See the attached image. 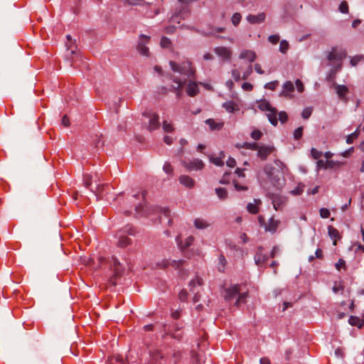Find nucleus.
Here are the masks:
<instances>
[{
	"instance_id": "nucleus-33",
	"label": "nucleus",
	"mask_w": 364,
	"mask_h": 364,
	"mask_svg": "<svg viewBox=\"0 0 364 364\" xmlns=\"http://www.w3.org/2000/svg\"><path fill=\"white\" fill-rule=\"evenodd\" d=\"M215 193L220 200H225L228 198V192L224 188H215Z\"/></svg>"
},
{
	"instance_id": "nucleus-9",
	"label": "nucleus",
	"mask_w": 364,
	"mask_h": 364,
	"mask_svg": "<svg viewBox=\"0 0 364 364\" xmlns=\"http://www.w3.org/2000/svg\"><path fill=\"white\" fill-rule=\"evenodd\" d=\"M214 52L224 60H230L232 55V52L230 48L225 46L215 48Z\"/></svg>"
},
{
	"instance_id": "nucleus-64",
	"label": "nucleus",
	"mask_w": 364,
	"mask_h": 364,
	"mask_svg": "<svg viewBox=\"0 0 364 364\" xmlns=\"http://www.w3.org/2000/svg\"><path fill=\"white\" fill-rule=\"evenodd\" d=\"M336 164L338 165V164H340V163L338 162V161H331V160H327L326 161V169L327 168H332Z\"/></svg>"
},
{
	"instance_id": "nucleus-27",
	"label": "nucleus",
	"mask_w": 364,
	"mask_h": 364,
	"mask_svg": "<svg viewBox=\"0 0 364 364\" xmlns=\"http://www.w3.org/2000/svg\"><path fill=\"white\" fill-rule=\"evenodd\" d=\"M189 14H190V10L188 8L184 7L178 14H176L175 16H172V21H176L178 17H181L183 19H185L186 18H187L189 16Z\"/></svg>"
},
{
	"instance_id": "nucleus-50",
	"label": "nucleus",
	"mask_w": 364,
	"mask_h": 364,
	"mask_svg": "<svg viewBox=\"0 0 364 364\" xmlns=\"http://www.w3.org/2000/svg\"><path fill=\"white\" fill-rule=\"evenodd\" d=\"M163 170L164 172H166L168 174H172L173 171L172 166L168 162H166L164 164V165L163 166Z\"/></svg>"
},
{
	"instance_id": "nucleus-39",
	"label": "nucleus",
	"mask_w": 364,
	"mask_h": 364,
	"mask_svg": "<svg viewBox=\"0 0 364 364\" xmlns=\"http://www.w3.org/2000/svg\"><path fill=\"white\" fill-rule=\"evenodd\" d=\"M156 211L163 215H164L166 218H171V211L168 208H162V207H157L156 208Z\"/></svg>"
},
{
	"instance_id": "nucleus-63",
	"label": "nucleus",
	"mask_w": 364,
	"mask_h": 364,
	"mask_svg": "<svg viewBox=\"0 0 364 364\" xmlns=\"http://www.w3.org/2000/svg\"><path fill=\"white\" fill-rule=\"evenodd\" d=\"M232 76L234 78V80L236 81H238L240 80V73L236 69L232 70Z\"/></svg>"
},
{
	"instance_id": "nucleus-3",
	"label": "nucleus",
	"mask_w": 364,
	"mask_h": 364,
	"mask_svg": "<svg viewBox=\"0 0 364 364\" xmlns=\"http://www.w3.org/2000/svg\"><path fill=\"white\" fill-rule=\"evenodd\" d=\"M269 168H271V167H266L264 171L269 176L272 183L277 188L282 189L285 184L284 176L279 172L276 174L274 171H269Z\"/></svg>"
},
{
	"instance_id": "nucleus-42",
	"label": "nucleus",
	"mask_w": 364,
	"mask_h": 364,
	"mask_svg": "<svg viewBox=\"0 0 364 364\" xmlns=\"http://www.w3.org/2000/svg\"><path fill=\"white\" fill-rule=\"evenodd\" d=\"M289 49V43L287 41L282 40L279 45V51L282 53H286Z\"/></svg>"
},
{
	"instance_id": "nucleus-52",
	"label": "nucleus",
	"mask_w": 364,
	"mask_h": 364,
	"mask_svg": "<svg viewBox=\"0 0 364 364\" xmlns=\"http://www.w3.org/2000/svg\"><path fill=\"white\" fill-rule=\"evenodd\" d=\"M262 136V133L258 129L254 130L251 133L252 138L255 140H259Z\"/></svg>"
},
{
	"instance_id": "nucleus-60",
	"label": "nucleus",
	"mask_w": 364,
	"mask_h": 364,
	"mask_svg": "<svg viewBox=\"0 0 364 364\" xmlns=\"http://www.w3.org/2000/svg\"><path fill=\"white\" fill-rule=\"evenodd\" d=\"M295 85H296V89H297L298 92H302L304 91V87L303 85L302 82L299 79H297L296 80Z\"/></svg>"
},
{
	"instance_id": "nucleus-23",
	"label": "nucleus",
	"mask_w": 364,
	"mask_h": 364,
	"mask_svg": "<svg viewBox=\"0 0 364 364\" xmlns=\"http://www.w3.org/2000/svg\"><path fill=\"white\" fill-rule=\"evenodd\" d=\"M277 110L274 107H272L270 110H269L267 114V117L269 122L273 126L277 125Z\"/></svg>"
},
{
	"instance_id": "nucleus-56",
	"label": "nucleus",
	"mask_w": 364,
	"mask_h": 364,
	"mask_svg": "<svg viewBox=\"0 0 364 364\" xmlns=\"http://www.w3.org/2000/svg\"><path fill=\"white\" fill-rule=\"evenodd\" d=\"M188 293L185 289H182L178 294V299L181 301H185L187 300Z\"/></svg>"
},
{
	"instance_id": "nucleus-53",
	"label": "nucleus",
	"mask_w": 364,
	"mask_h": 364,
	"mask_svg": "<svg viewBox=\"0 0 364 364\" xmlns=\"http://www.w3.org/2000/svg\"><path fill=\"white\" fill-rule=\"evenodd\" d=\"M335 267L337 270H340L341 268H343L346 269V262L343 259H339L338 261L336 263Z\"/></svg>"
},
{
	"instance_id": "nucleus-14",
	"label": "nucleus",
	"mask_w": 364,
	"mask_h": 364,
	"mask_svg": "<svg viewBox=\"0 0 364 364\" xmlns=\"http://www.w3.org/2000/svg\"><path fill=\"white\" fill-rule=\"evenodd\" d=\"M204 164L203 162L200 159H194L192 161H190L186 165V167L188 170H200L203 168Z\"/></svg>"
},
{
	"instance_id": "nucleus-15",
	"label": "nucleus",
	"mask_w": 364,
	"mask_h": 364,
	"mask_svg": "<svg viewBox=\"0 0 364 364\" xmlns=\"http://www.w3.org/2000/svg\"><path fill=\"white\" fill-rule=\"evenodd\" d=\"M265 16L264 13H260L258 15L250 14L247 16V20L250 23H259L264 21Z\"/></svg>"
},
{
	"instance_id": "nucleus-25",
	"label": "nucleus",
	"mask_w": 364,
	"mask_h": 364,
	"mask_svg": "<svg viewBox=\"0 0 364 364\" xmlns=\"http://www.w3.org/2000/svg\"><path fill=\"white\" fill-rule=\"evenodd\" d=\"M179 181L181 184L188 188H192L195 184L194 181L191 177L186 175L181 176L179 177Z\"/></svg>"
},
{
	"instance_id": "nucleus-32",
	"label": "nucleus",
	"mask_w": 364,
	"mask_h": 364,
	"mask_svg": "<svg viewBox=\"0 0 364 364\" xmlns=\"http://www.w3.org/2000/svg\"><path fill=\"white\" fill-rule=\"evenodd\" d=\"M119 232L125 235H134L136 234L135 229L131 225H127L123 228Z\"/></svg>"
},
{
	"instance_id": "nucleus-48",
	"label": "nucleus",
	"mask_w": 364,
	"mask_h": 364,
	"mask_svg": "<svg viewBox=\"0 0 364 364\" xmlns=\"http://www.w3.org/2000/svg\"><path fill=\"white\" fill-rule=\"evenodd\" d=\"M339 11L341 13L347 14L348 12V5L346 1H342L339 6Z\"/></svg>"
},
{
	"instance_id": "nucleus-13",
	"label": "nucleus",
	"mask_w": 364,
	"mask_h": 364,
	"mask_svg": "<svg viewBox=\"0 0 364 364\" xmlns=\"http://www.w3.org/2000/svg\"><path fill=\"white\" fill-rule=\"evenodd\" d=\"M150 364H162L163 356L159 350L150 352Z\"/></svg>"
},
{
	"instance_id": "nucleus-29",
	"label": "nucleus",
	"mask_w": 364,
	"mask_h": 364,
	"mask_svg": "<svg viewBox=\"0 0 364 364\" xmlns=\"http://www.w3.org/2000/svg\"><path fill=\"white\" fill-rule=\"evenodd\" d=\"M255 203H248L247 206V210L252 214H256L258 213V208L257 205L261 204V200L259 199H255Z\"/></svg>"
},
{
	"instance_id": "nucleus-34",
	"label": "nucleus",
	"mask_w": 364,
	"mask_h": 364,
	"mask_svg": "<svg viewBox=\"0 0 364 364\" xmlns=\"http://www.w3.org/2000/svg\"><path fill=\"white\" fill-rule=\"evenodd\" d=\"M360 125L358 126V127L356 129V130L353 133L350 134V135H348L347 136L346 142L348 144L353 143V140L355 139L358 136L359 133H360Z\"/></svg>"
},
{
	"instance_id": "nucleus-1",
	"label": "nucleus",
	"mask_w": 364,
	"mask_h": 364,
	"mask_svg": "<svg viewBox=\"0 0 364 364\" xmlns=\"http://www.w3.org/2000/svg\"><path fill=\"white\" fill-rule=\"evenodd\" d=\"M169 65L173 72L184 75L188 77H192L195 74V70L191 67V63L188 60L184 61L180 65L171 60Z\"/></svg>"
},
{
	"instance_id": "nucleus-21",
	"label": "nucleus",
	"mask_w": 364,
	"mask_h": 364,
	"mask_svg": "<svg viewBox=\"0 0 364 364\" xmlns=\"http://www.w3.org/2000/svg\"><path fill=\"white\" fill-rule=\"evenodd\" d=\"M294 90V86L291 81H287L283 85V90L280 93L281 96H289Z\"/></svg>"
},
{
	"instance_id": "nucleus-43",
	"label": "nucleus",
	"mask_w": 364,
	"mask_h": 364,
	"mask_svg": "<svg viewBox=\"0 0 364 364\" xmlns=\"http://www.w3.org/2000/svg\"><path fill=\"white\" fill-rule=\"evenodd\" d=\"M231 20L234 26H237L241 20V15L239 13H235Z\"/></svg>"
},
{
	"instance_id": "nucleus-44",
	"label": "nucleus",
	"mask_w": 364,
	"mask_h": 364,
	"mask_svg": "<svg viewBox=\"0 0 364 364\" xmlns=\"http://www.w3.org/2000/svg\"><path fill=\"white\" fill-rule=\"evenodd\" d=\"M312 113V108L311 107H306L305 109H303L302 112H301V117L306 119H308L311 114Z\"/></svg>"
},
{
	"instance_id": "nucleus-49",
	"label": "nucleus",
	"mask_w": 364,
	"mask_h": 364,
	"mask_svg": "<svg viewBox=\"0 0 364 364\" xmlns=\"http://www.w3.org/2000/svg\"><path fill=\"white\" fill-rule=\"evenodd\" d=\"M320 216L323 218H328L330 216V211L328 208H322L319 210Z\"/></svg>"
},
{
	"instance_id": "nucleus-58",
	"label": "nucleus",
	"mask_w": 364,
	"mask_h": 364,
	"mask_svg": "<svg viewBox=\"0 0 364 364\" xmlns=\"http://www.w3.org/2000/svg\"><path fill=\"white\" fill-rule=\"evenodd\" d=\"M311 152L312 157L315 159H318L322 156L321 151H319L317 149H314V148L311 149Z\"/></svg>"
},
{
	"instance_id": "nucleus-57",
	"label": "nucleus",
	"mask_w": 364,
	"mask_h": 364,
	"mask_svg": "<svg viewBox=\"0 0 364 364\" xmlns=\"http://www.w3.org/2000/svg\"><path fill=\"white\" fill-rule=\"evenodd\" d=\"M279 119L282 123H285L288 119V115L285 112H280L279 113Z\"/></svg>"
},
{
	"instance_id": "nucleus-35",
	"label": "nucleus",
	"mask_w": 364,
	"mask_h": 364,
	"mask_svg": "<svg viewBox=\"0 0 364 364\" xmlns=\"http://www.w3.org/2000/svg\"><path fill=\"white\" fill-rule=\"evenodd\" d=\"M258 144L257 143H248L245 142L242 145L237 144L236 146L238 148H245L247 149L257 150L258 148Z\"/></svg>"
},
{
	"instance_id": "nucleus-37",
	"label": "nucleus",
	"mask_w": 364,
	"mask_h": 364,
	"mask_svg": "<svg viewBox=\"0 0 364 364\" xmlns=\"http://www.w3.org/2000/svg\"><path fill=\"white\" fill-rule=\"evenodd\" d=\"M364 60L363 55H357L350 58V63L352 66L357 65L360 62Z\"/></svg>"
},
{
	"instance_id": "nucleus-18",
	"label": "nucleus",
	"mask_w": 364,
	"mask_h": 364,
	"mask_svg": "<svg viewBox=\"0 0 364 364\" xmlns=\"http://www.w3.org/2000/svg\"><path fill=\"white\" fill-rule=\"evenodd\" d=\"M193 240H194L193 237V236H189V237H188L186 239L185 242L183 244L182 242V241L180 240V237L179 236H178L176 237V242H177L178 246L181 250V251H183L185 249H186L187 247L191 246L192 245Z\"/></svg>"
},
{
	"instance_id": "nucleus-47",
	"label": "nucleus",
	"mask_w": 364,
	"mask_h": 364,
	"mask_svg": "<svg viewBox=\"0 0 364 364\" xmlns=\"http://www.w3.org/2000/svg\"><path fill=\"white\" fill-rule=\"evenodd\" d=\"M168 265H170V262L168 259H163L161 262L156 264V267L160 269H165Z\"/></svg>"
},
{
	"instance_id": "nucleus-31",
	"label": "nucleus",
	"mask_w": 364,
	"mask_h": 364,
	"mask_svg": "<svg viewBox=\"0 0 364 364\" xmlns=\"http://www.w3.org/2000/svg\"><path fill=\"white\" fill-rule=\"evenodd\" d=\"M258 107L260 110L266 112H268L272 108L269 102H267L266 100H260L259 102Z\"/></svg>"
},
{
	"instance_id": "nucleus-45",
	"label": "nucleus",
	"mask_w": 364,
	"mask_h": 364,
	"mask_svg": "<svg viewBox=\"0 0 364 364\" xmlns=\"http://www.w3.org/2000/svg\"><path fill=\"white\" fill-rule=\"evenodd\" d=\"M303 134V127H299L294 132V138L298 140L301 138Z\"/></svg>"
},
{
	"instance_id": "nucleus-8",
	"label": "nucleus",
	"mask_w": 364,
	"mask_h": 364,
	"mask_svg": "<svg viewBox=\"0 0 364 364\" xmlns=\"http://www.w3.org/2000/svg\"><path fill=\"white\" fill-rule=\"evenodd\" d=\"M149 41V38L145 36L144 35H141L140 36V40L138 43L137 50L139 53L142 55L149 56V48L146 46V43Z\"/></svg>"
},
{
	"instance_id": "nucleus-7",
	"label": "nucleus",
	"mask_w": 364,
	"mask_h": 364,
	"mask_svg": "<svg viewBox=\"0 0 364 364\" xmlns=\"http://www.w3.org/2000/svg\"><path fill=\"white\" fill-rule=\"evenodd\" d=\"M240 293V286L235 284L225 289L224 299L227 301H230L235 299Z\"/></svg>"
},
{
	"instance_id": "nucleus-16",
	"label": "nucleus",
	"mask_w": 364,
	"mask_h": 364,
	"mask_svg": "<svg viewBox=\"0 0 364 364\" xmlns=\"http://www.w3.org/2000/svg\"><path fill=\"white\" fill-rule=\"evenodd\" d=\"M118 234H119V238H118V242H117L118 247L124 248L131 244L132 240L127 235L121 233L120 232H119Z\"/></svg>"
},
{
	"instance_id": "nucleus-62",
	"label": "nucleus",
	"mask_w": 364,
	"mask_h": 364,
	"mask_svg": "<svg viewBox=\"0 0 364 364\" xmlns=\"http://www.w3.org/2000/svg\"><path fill=\"white\" fill-rule=\"evenodd\" d=\"M196 282H197V283H198V284L199 286H201V285H203V279H200V278H199V277H196V279H192V280L189 282V285H190L191 287H193V286H194V285H195Z\"/></svg>"
},
{
	"instance_id": "nucleus-12",
	"label": "nucleus",
	"mask_w": 364,
	"mask_h": 364,
	"mask_svg": "<svg viewBox=\"0 0 364 364\" xmlns=\"http://www.w3.org/2000/svg\"><path fill=\"white\" fill-rule=\"evenodd\" d=\"M279 224V220H275L274 218H271L268 220V223L264 225V229L266 231L274 233L277 231Z\"/></svg>"
},
{
	"instance_id": "nucleus-38",
	"label": "nucleus",
	"mask_w": 364,
	"mask_h": 364,
	"mask_svg": "<svg viewBox=\"0 0 364 364\" xmlns=\"http://www.w3.org/2000/svg\"><path fill=\"white\" fill-rule=\"evenodd\" d=\"M349 323L352 326H358L359 328H362V326L363 325V322L361 321L359 318L355 317V316H350V318L349 319Z\"/></svg>"
},
{
	"instance_id": "nucleus-5",
	"label": "nucleus",
	"mask_w": 364,
	"mask_h": 364,
	"mask_svg": "<svg viewBox=\"0 0 364 364\" xmlns=\"http://www.w3.org/2000/svg\"><path fill=\"white\" fill-rule=\"evenodd\" d=\"M144 117L149 119V125L147 129L149 132L156 130L160 127L159 116L155 112H145L143 113Z\"/></svg>"
},
{
	"instance_id": "nucleus-30",
	"label": "nucleus",
	"mask_w": 364,
	"mask_h": 364,
	"mask_svg": "<svg viewBox=\"0 0 364 364\" xmlns=\"http://www.w3.org/2000/svg\"><path fill=\"white\" fill-rule=\"evenodd\" d=\"M223 107L228 112H234L235 111L239 110L238 107L232 101L226 102L223 103Z\"/></svg>"
},
{
	"instance_id": "nucleus-4",
	"label": "nucleus",
	"mask_w": 364,
	"mask_h": 364,
	"mask_svg": "<svg viewBox=\"0 0 364 364\" xmlns=\"http://www.w3.org/2000/svg\"><path fill=\"white\" fill-rule=\"evenodd\" d=\"M347 53L346 50L342 48L338 49L337 47H333L331 50L327 55V59L328 61H338L342 62L343 59L346 58Z\"/></svg>"
},
{
	"instance_id": "nucleus-36",
	"label": "nucleus",
	"mask_w": 364,
	"mask_h": 364,
	"mask_svg": "<svg viewBox=\"0 0 364 364\" xmlns=\"http://www.w3.org/2000/svg\"><path fill=\"white\" fill-rule=\"evenodd\" d=\"M171 79L176 84V85H173L172 89L174 91L181 90L183 86V82L180 80L178 77H171Z\"/></svg>"
},
{
	"instance_id": "nucleus-61",
	"label": "nucleus",
	"mask_w": 364,
	"mask_h": 364,
	"mask_svg": "<svg viewBox=\"0 0 364 364\" xmlns=\"http://www.w3.org/2000/svg\"><path fill=\"white\" fill-rule=\"evenodd\" d=\"M252 73V66L249 65L245 72L243 73L242 79L246 80Z\"/></svg>"
},
{
	"instance_id": "nucleus-6",
	"label": "nucleus",
	"mask_w": 364,
	"mask_h": 364,
	"mask_svg": "<svg viewBox=\"0 0 364 364\" xmlns=\"http://www.w3.org/2000/svg\"><path fill=\"white\" fill-rule=\"evenodd\" d=\"M269 198L276 210H282L287 203V198L281 195L271 194Z\"/></svg>"
},
{
	"instance_id": "nucleus-17",
	"label": "nucleus",
	"mask_w": 364,
	"mask_h": 364,
	"mask_svg": "<svg viewBox=\"0 0 364 364\" xmlns=\"http://www.w3.org/2000/svg\"><path fill=\"white\" fill-rule=\"evenodd\" d=\"M334 88L339 98L344 100L346 95L348 92V88L346 85H341L333 83Z\"/></svg>"
},
{
	"instance_id": "nucleus-2",
	"label": "nucleus",
	"mask_w": 364,
	"mask_h": 364,
	"mask_svg": "<svg viewBox=\"0 0 364 364\" xmlns=\"http://www.w3.org/2000/svg\"><path fill=\"white\" fill-rule=\"evenodd\" d=\"M111 268L113 271V275L109 278V282L112 285L115 286L116 279L119 278L124 273V267L117 258L113 257Z\"/></svg>"
},
{
	"instance_id": "nucleus-24",
	"label": "nucleus",
	"mask_w": 364,
	"mask_h": 364,
	"mask_svg": "<svg viewBox=\"0 0 364 364\" xmlns=\"http://www.w3.org/2000/svg\"><path fill=\"white\" fill-rule=\"evenodd\" d=\"M225 158V154L223 151L220 153V156L215 157L212 155L209 156V159L211 163L214 164L218 166H223L224 165L223 159Z\"/></svg>"
},
{
	"instance_id": "nucleus-54",
	"label": "nucleus",
	"mask_w": 364,
	"mask_h": 364,
	"mask_svg": "<svg viewBox=\"0 0 364 364\" xmlns=\"http://www.w3.org/2000/svg\"><path fill=\"white\" fill-rule=\"evenodd\" d=\"M160 44L163 48H168L171 45V41L166 37H163L161 40Z\"/></svg>"
},
{
	"instance_id": "nucleus-26",
	"label": "nucleus",
	"mask_w": 364,
	"mask_h": 364,
	"mask_svg": "<svg viewBox=\"0 0 364 364\" xmlns=\"http://www.w3.org/2000/svg\"><path fill=\"white\" fill-rule=\"evenodd\" d=\"M205 123L210 127L211 130H220L223 126V122H216L213 119H208L205 121Z\"/></svg>"
},
{
	"instance_id": "nucleus-22",
	"label": "nucleus",
	"mask_w": 364,
	"mask_h": 364,
	"mask_svg": "<svg viewBox=\"0 0 364 364\" xmlns=\"http://www.w3.org/2000/svg\"><path fill=\"white\" fill-rule=\"evenodd\" d=\"M240 58L247 59L250 63L254 62L256 58L255 52L249 50H243L240 54Z\"/></svg>"
},
{
	"instance_id": "nucleus-10",
	"label": "nucleus",
	"mask_w": 364,
	"mask_h": 364,
	"mask_svg": "<svg viewBox=\"0 0 364 364\" xmlns=\"http://www.w3.org/2000/svg\"><path fill=\"white\" fill-rule=\"evenodd\" d=\"M257 156L262 160H265L267 156L273 151L274 148L269 146H258Z\"/></svg>"
},
{
	"instance_id": "nucleus-40",
	"label": "nucleus",
	"mask_w": 364,
	"mask_h": 364,
	"mask_svg": "<svg viewBox=\"0 0 364 364\" xmlns=\"http://www.w3.org/2000/svg\"><path fill=\"white\" fill-rule=\"evenodd\" d=\"M162 128L165 132H173L174 131L173 125L167 121H164L162 123Z\"/></svg>"
},
{
	"instance_id": "nucleus-51",
	"label": "nucleus",
	"mask_w": 364,
	"mask_h": 364,
	"mask_svg": "<svg viewBox=\"0 0 364 364\" xmlns=\"http://www.w3.org/2000/svg\"><path fill=\"white\" fill-rule=\"evenodd\" d=\"M93 144L96 148H99L103 145V142H101L100 136L96 134L93 139Z\"/></svg>"
},
{
	"instance_id": "nucleus-59",
	"label": "nucleus",
	"mask_w": 364,
	"mask_h": 364,
	"mask_svg": "<svg viewBox=\"0 0 364 364\" xmlns=\"http://www.w3.org/2000/svg\"><path fill=\"white\" fill-rule=\"evenodd\" d=\"M268 40L270 43L273 44H276L279 41V35H271L269 36Z\"/></svg>"
},
{
	"instance_id": "nucleus-41",
	"label": "nucleus",
	"mask_w": 364,
	"mask_h": 364,
	"mask_svg": "<svg viewBox=\"0 0 364 364\" xmlns=\"http://www.w3.org/2000/svg\"><path fill=\"white\" fill-rule=\"evenodd\" d=\"M247 296V293L246 292L238 294V296L235 302V305L238 306L241 303H245Z\"/></svg>"
},
{
	"instance_id": "nucleus-19",
	"label": "nucleus",
	"mask_w": 364,
	"mask_h": 364,
	"mask_svg": "<svg viewBox=\"0 0 364 364\" xmlns=\"http://www.w3.org/2000/svg\"><path fill=\"white\" fill-rule=\"evenodd\" d=\"M328 233L329 237L334 240L333 245H336V240H340L341 238V236L337 229L333 228L331 225H329L328 227Z\"/></svg>"
},
{
	"instance_id": "nucleus-55",
	"label": "nucleus",
	"mask_w": 364,
	"mask_h": 364,
	"mask_svg": "<svg viewBox=\"0 0 364 364\" xmlns=\"http://www.w3.org/2000/svg\"><path fill=\"white\" fill-rule=\"evenodd\" d=\"M92 176L90 174H87L84 176V183L87 188H89L92 183Z\"/></svg>"
},
{
	"instance_id": "nucleus-11",
	"label": "nucleus",
	"mask_w": 364,
	"mask_h": 364,
	"mask_svg": "<svg viewBox=\"0 0 364 364\" xmlns=\"http://www.w3.org/2000/svg\"><path fill=\"white\" fill-rule=\"evenodd\" d=\"M262 251L263 248L262 247H257V252L254 257L255 262L257 265L265 263L268 259L267 257L262 254Z\"/></svg>"
},
{
	"instance_id": "nucleus-28",
	"label": "nucleus",
	"mask_w": 364,
	"mask_h": 364,
	"mask_svg": "<svg viewBox=\"0 0 364 364\" xmlns=\"http://www.w3.org/2000/svg\"><path fill=\"white\" fill-rule=\"evenodd\" d=\"M194 225L198 230H203L208 228L210 224L203 219L196 218L194 220Z\"/></svg>"
},
{
	"instance_id": "nucleus-46",
	"label": "nucleus",
	"mask_w": 364,
	"mask_h": 364,
	"mask_svg": "<svg viewBox=\"0 0 364 364\" xmlns=\"http://www.w3.org/2000/svg\"><path fill=\"white\" fill-rule=\"evenodd\" d=\"M185 263V260L183 259H179V260H172L170 262V265H171L175 269L179 268L181 266H182Z\"/></svg>"
},
{
	"instance_id": "nucleus-20",
	"label": "nucleus",
	"mask_w": 364,
	"mask_h": 364,
	"mask_svg": "<svg viewBox=\"0 0 364 364\" xmlns=\"http://www.w3.org/2000/svg\"><path fill=\"white\" fill-rule=\"evenodd\" d=\"M198 91H199L198 86L196 82H194L193 81H190L188 83L187 88H186V92L189 96L193 97V96L196 95L198 94Z\"/></svg>"
}]
</instances>
